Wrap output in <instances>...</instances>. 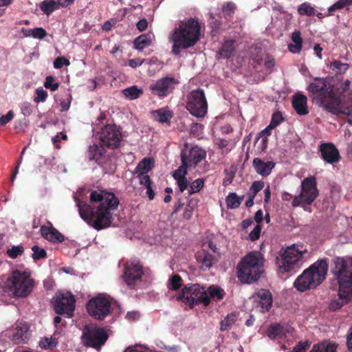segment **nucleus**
I'll use <instances>...</instances> for the list:
<instances>
[{"mask_svg": "<svg viewBox=\"0 0 352 352\" xmlns=\"http://www.w3.org/2000/svg\"><path fill=\"white\" fill-rule=\"evenodd\" d=\"M76 204L80 217L95 229L102 230L111 225L119 201L113 193L100 190L91 192L89 204L82 206L77 199Z\"/></svg>", "mask_w": 352, "mask_h": 352, "instance_id": "obj_1", "label": "nucleus"}, {"mask_svg": "<svg viewBox=\"0 0 352 352\" xmlns=\"http://www.w3.org/2000/svg\"><path fill=\"white\" fill-rule=\"evenodd\" d=\"M307 90L312 94L313 102L327 111L334 114L352 112V90L349 91L346 101L344 102L339 97L331 95V93L334 94V89L327 78H316L314 82L309 85Z\"/></svg>", "mask_w": 352, "mask_h": 352, "instance_id": "obj_2", "label": "nucleus"}, {"mask_svg": "<svg viewBox=\"0 0 352 352\" xmlns=\"http://www.w3.org/2000/svg\"><path fill=\"white\" fill-rule=\"evenodd\" d=\"M199 38L200 26L198 21L195 19L182 21L169 34L171 52L174 55H179L182 50L195 45Z\"/></svg>", "mask_w": 352, "mask_h": 352, "instance_id": "obj_3", "label": "nucleus"}, {"mask_svg": "<svg viewBox=\"0 0 352 352\" xmlns=\"http://www.w3.org/2000/svg\"><path fill=\"white\" fill-rule=\"evenodd\" d=\"M265 258L258 251H252L246 254L237 267V276L243 283H251L257 280L263 272Z\"/></svg>", "mask_w": 352, "mask_h": 352, "instance_id": "obj_4", "label": "nucleus"}, {"mask_svg": "<svg viewBox=\"0 0 352 352\" xmlns=\"http://www.w3.org/2000/svg\"><path fill=\"white\" fill-rule=\"evenodd\" d=\"M339 283L338 297L333 299L329 308L336 311L352 300V258L342 264L337 275Z\"/></svg>", "mask_w": 352, "mask_h": 352, "instance_id": "obj_5", "label": "nucleus"}, {"mask_svg": "<svg viewBox=\"0 0 352 352\" xmlns=\"http://www.w3.org/2000/svg\"><path fill=\"white\" fill-rule=\"evenodd\" d=\"M310 257V252L303 245L293 244L288 246L277 261L279 272H289L302 267Z\"/></svg>", "mask_w": 352, "mask_h": 352, "instance_id": "obj_6", "label": "nucleus"}, {"mask_svg": "<svg viewBox=\"0 0 352 352\" xmlns=\"http://www.w3.org/2000/svg\"><path fill=\"white\" fill-rule=\"evenodd\" d=\"M328 270L325 260H320L305 270L295 280L294 285L300 292L311 289L319 285L324 279Z\"/></svg>", "mask_w": 352, "mask_h": 352, "instance_id": "obj_7", "label": "nucleus"}, {"mask_svg": "<svg viewBox=\"0 0 352 352\" xmlns=\"http://www.w3.org/2000/svg\"><path fill=\"white\" fill-rule=\"evenodd\" d=\"M34 281L29 271H14L8 278L6 288L8 291L16 297H26L32 291Z\"/></svg>", "mask_w": 352, "mask_h": 352, "instance_id": "obj_8", "label": "nucleus"}, {"mask_svg": "<svg viewBox=\"0 0 352 352\" xmlns=\"http://www.w3.org/2000/svg\"><path fill=\"white\" fill-rule=\"evenodd\" d=\"M177 298L190 307L199 303H202L206 307L210 305V299L206 289L198 284L185 286Z\"/></svg>", "mask_w": 352, "mask_h": 352, "instance_id": "obj_9", "label": "nucleus"}, {"mask_svg": "<svg viewBox=\"0 0 352 352\" xmlns=\"http://www.w3.org/2000/svg\"><path fill=\"white\" fill-rule=\"evenodd\" d=\"M318 195L316 182L314 177H309L301 182V191L298 196H296L292 201L294 207L310 205Z\"/></svg>", "mask_w": 352, "mask_h": 352, "instance_id": "obj_10", "label": "nucleus"}, {"mask_svg": "<svg viewBox=\"0 0 352 352\" xmlns=\"http://www.w3.org/2000/svg\"><path fill=\"white\" fill-rule=\"evenodd\" d=\"M186 108L195 117L205 116L208 111V104L204 92L201 89L192 91L187 98Z\"/></svg>", "mask_w": 352, "mask_h": 352, "instance_id": "obj_11", "label": "nucleus"}, {"mask_svg": "<svg viewBox=\"0 0 352 352\" xmlns=\"http://www.w3.org/2000/svg\"><path fill=\"white\" fill-rule=\"evenodd\" d=\"M74 296L69 292H57L52 300V305L55 311L58 314H65L67 318L73 316L75 309Z\"/></svg>", "mask_w": 352, "mask_h": 352, "instance_id": "obj_12", "label": "nucleus"}, {"mask_svg": "<svg viewBox=\"0 0 352 352\" xmlns=\"http://www.w3.org/2000/svg\"><path fill=\"white\" fill-rule=\"evenodd\" d=\"M90 316L97 320H103L111 312V300L104 296L91 298L87 305Z\"/></svg>", "mask_w": 352, "mask_h": 352, "instance_id": "obj_13", "label": "nucleus"}, {"mask_svg": "<svg viewBox=\"0 0 352 352\" xmlns=\"http://www.w3.org/2000/svg\"><path fill=\"white\" fill-rule=\"evenodd\" d=\"M99 138L102 146L115 148L120 146L122 140L120 129L115 124H108L99 133Z\"/></svg>", "mask_w": 352, "mask_h": 352, "instance_id": "obj_14", "label": "nucleus"}, {"mask_svg": "<svg viewBox=\"0 0 352 352\" xmlns=\"http://www.w3.org/2000/svg\"><path fill=\"white\" fill-rule=\"evenodd\" d=\"M82 338L86 345L99 349L106 342L107 336L102 329L86 327Z\"/></svg>", "mask_w": 352, "mask_h": 352, "instance_id": "obj_15", "label": "nucleus"}, {"mask_svg": "<svg viewBox=\"0 0 352 352\" xmlns=\"http://www.w3.org/2000/svg\"><path fill=\"white\" fill-rule=\"evenodd\" d=\"M177 84V81L175 78L166 77L151 85L150 89L154 95L164 97L170 93Z\"/></svg>", "mask_w": 352, "mask_h": 352, "instance_id": "obj_16", "label": "nucleus"}, {"mask_svg": "<svg viewBox=\"0 0 352 352\" xmlns=\"http://www.w3.org/2000/svg\"><path fill=\"white\" fill-rule=\"evenodd\" d=\"M144 274L142 267L138 263H127L125 265L123 278L130 286L138 284Z\"/></svg>", "mask_w": 352, "mask_h": 352, "instance_id": "obj_17", "label": "nucleus"}, {"mask_svg": "<svg viewBox=\"0 0 352 352\" xmlns=\"http://www.w3.org/2000/svg\"><path fill=\"white\" fill-rule=\"evenodd\" d=\"M206 151L198 147L194 146L189 151H185L182 154V161L184 165L195 166L206 157Z\"/></svg>", "mask_w": 352, "mask_h": 352, "instance_id": "obj_18", "label": "nucleus"}, {"mask_svg": "<svg viewBox=\"0 0 352 352\" xmlns=\"http://www.w3.org/2000/svg\"><path fill=\"white\" fill-rule=\"evenodd\" d=\"M254 301L257 302L260 311L265 312L269 311L272 305V297L271 293L266 289L258 290L254 296Z\"/></svg>", "mask_w": 352, "mask_h": 352, "instance_id": "obj_19", "label": "nucleus"}, {"mask_svg": "<svg viewBox=\"0 0 352 352\" xmlns=\"http://www.w3.org/2000/svg\"><path fill=\"white\" fill-rule=\"evenodd\" d=\"M320 151L322 159L329 164L337 162L340 159V154L336 146L330 143L320 145Z\"/></svg>", "mask_w": 352, "mask_h": 352, "instance_id": "obj_20", "label": "nucleus"}, {"mask_svg": "<svg viewBox=\"0 0 352 352\" xmlns=\"http://www.w3.org/2000/svg\"><path fill=\"white\" fill-rule=\"evenodd\" d=\"M292 330V328L288 324H274L268 327L266 334L272 340L280 339L285 337Z\"/></svg>", "mask_w": 352, "mask_h": 352, "instance_id": "obj_21", "label": "nucleus"}, {"mask_svg": "<svg viewBox=\"0 0 352 352\" xmlns=\"http://www.w3.org/2000/svg\"><path fill=\"white\" fill-rule=\"evenodd\" d=\"M292 106L298 115L303 116L309 113L307 98L301 94H296L293 96Z\"/></svg>", "mask_w": 352, "mask_h": 352, "instance_id": "obj_22", "label": "nucleus"}, {"mask_svg": "<svg viewBox=\"0 0 352 352\" xmlns=\"http://www.w3.org/2000/svg\"><path fill=\"white\" fill-rule=\"evenodd\" d=\"M252 164L256 172L263 177L269 175L275 166L273 162H264L260 158L254 159Z\"/></svg>", "mask_w": 352, "mask_h": 352, "instance_id": "obj_23", "label": "nucleus"}, {"mask_svg": "<svg viewBox=\"0 0 352 352\" xmlns=\"http://www.w3.org/2000/svg\"><path fill=\"white\" fill-rule=\"evenodd\" d=\"M41 235L47 241L53 243L63 241V236L54 228L50 226H43L41 228Z\"/></svg>", "mask_w": 352, "mask_h": 352, "instance_id": "obj_24", "label": "nucleus"}, {"mask_svg": "<svg viewBox=\"0 0 352 352\" xmlns=\"http://www.w3.org/2000/svg\"><path fill=\"white\" fill-rule=\"evenodd\" d=\"M153 118L160 123H165L170 121L173 114L168 108H162L151 112Z\"/></svg>", "mask_w": 352, "mask_h": 352, "instance_id": "obj_25", "label": "nucleus"}, {"mask_svg": "<svg viewBox=\"0 0 352 352\" xmlns=\"http://www.w3.org/2000/svg\"><path fill=\"white\" fill-rule=\"evenodd\" d=\"M198 262L201 264L202 270H207L212 265L214 262V258L212 255L205 251H201L198 253L197 256Z\"/></svg>", "mask_w": 352, "mask_h": 352, "instance_id": "obj_26", "label": "nucleus"}, {"mask_svg": "<svg viewBox=\"0 0 352 352\" xmlns=\"http://www.w3.org/2000/svg\"><path fill=\"white\" fill-rule=\"evenodd\" d=\"M351 81L349 80H342L336 84L331 85V87L334 89V94L331 93V95L339 97L341 100V96L349 91Z\"/></svg>", "mask_w": 352, "mask_h": 352, "instance_id": "obj_27", "label": "nucleus"}, {"mask_svg": "<svg viewBox=\"0 0 352 352\" xmlns=\"http://www.w3.org/2000/svg\"><path fill=\"white\" fill-rule=\"evenodd\" d=\"M328 68L336 75L344 74L349 68V65L340 60H333L327 65Z\"/></svg>", "mask_w": 352, "mask_h": 352, "instance_id": "obj_28", "label": "nucleus"}, {"mask_svg": "<svg viewBox=\"0 0 352 352\" xmlns=\"http://www.w3.org/2000/svg\"><path fill=\"white\" fill-rule=\"evenodd\" d=\"M28 324L26 323H19L16 328L15 333L13 334V340L18 343L25 341L28 338Z\"/></svg>", "mask_w": 352, "mask_h": 352, "instance_id": "obj_29", "label": "nucleus"}, {"mask_svg": "<svg viewBox=\"0 0 352 352\" xmlns=\"http://www.w3.org/2000/svg\"><path fill=\"white\" fill-rule=\"evenodd\" d=\"M153 35L142 34L134 41V47L137 50H142L144 47L149 46L153 40Z\"/></svg>", "mask_w": 352, "mask_h": 352, "instance_id": "obj_30", "label": "nucleus"}, {"mask_svg": "<svg viewBox=\"0 0 352 352\" xmlns=\"http://www.w3.org/2000/svg\"><path fill=\"white\" fill-rule=\"evenodd\" d=\"M337 345L329 341H324L320 344H315L310 352H336Z\"/></svg>", "mask_w": 352, "mask_h": 352, "instance_id": "obj_31", "label": "nucleus"}, {"mask_svg": "<svg viewBox=\"0 0 352 352\" xmlns=\"http://www.w3.org/2000/svg\"><path fill=\"white\" fill-rule=\"evenodd\" d=\"M122 92L126 98L132 100L140 98L143 94V90L133 85L123 89Z\"/></svg>", "mask_w": 352, "mask_h": 352, "instance_id": "obj_32", "label": "nucleus"}, {"mask_svg": "<svg viewBox=\"0 0 352 352\" xmlns=\"http://www.w3.org/2000/svg\"><path fill=\"white\" fill-rule=\"evenodd\" d=\"M206 291L207 292L210 301L211 300L214 301H219L221 300L225 296L224 291L221 288L216 285L210 286Z\"/></svg>", "mask_w": 352, "mask_h": 352, "instance_id": "obj_33", "label": "nucleus"}, {"mask_svg": "<svg viewBox=\"0 0 352 352\" xmlns=\"http://www.w3.org/2000/svg\"><path fill=\"white\" fill-rule=\"evenodd\" d=\"M243 196L239 197L235 192H230L226 198V203L228 209H235L239 207Z\"/></svg>", "mask_w": 352, "mask_h": 352, "instance_id": "obj_34", "label": "nucleus"}, {"mask_svg": "<svg viewBox=\"0 0 352 352\" xmlns=\"http://www.w3.org/2000/svg\"><path fill=\"white\" fill-rule=\"evenodd\" d=\"M153 166V161L150 158H144L137 166L135 172L140 175L146 174Z\"/></svg>", "mask_w": 352, "mask_h": 352, "instance_id": "obj_35", "label": "nucleus"}, {"mask_svg": "<svg viewBox=\"0 0 352 352\" xmlns=\"http://www.w3.org/2000/svg\"><path fill=\"white\" fill-rule=\"evenodd\" d=\"M58 1L54 0H45L41 2L40 8L46 14L49 15L53 12L55 10L59 8Z\"/></svg>", "mask_w": 352, "mask_h": 352, "instance_id": "obj_36", "label": "nucleus"}, {"mask_svg": "<svg viewBox=\"0 0 352 352\" xmlns=\"http://www.w3.org/2000/svg\"><path fill=\"white\" fill-rule=\"evenodd\" d=\"M236 320L237 316L235 314L231 313L228 314L227 316L221 322L220 330L224 331L230 329L236 322Z\"/></svg>", "mask_w": 352, "mask_h": 352, "instance_id": "obj_37", "label": "nucleus"}, {"mask_svg": "<svg viewBox=\"0 0 352 352\" xmlns=\"http://www.w3.org/2000/svg\"><path fill=\"white\" fill-rule=\"evenodd\" d=\"M298 12L300 15L311 16L316 14V10L309 3L305 2L298 6Z\"/></svg>", "mask_w": 352, "mask_h": 352, "instance_id": "obj_38", "label": "nucleus"}, {"mask_svg": "<svg viewBox=\"0 0 352 352\" xmlns=\"http://www.w3.org/2000/svg\"><path fill=\"white\" fill-rule=\"evenodd\" d=\"M351 4L352 0H339L328 8V14L327 16H330L331 15L332 12L342 9L346 6H350Z\"/></svg>", "mask_w": 352, "mask_h": 352, "instance_id": "obj_39", "label": "nucleus"}, {"mask_svg": "<svg viewBox=\"0 0 352 352\" xmlns=\"http://www.w3.org/2000/svg\"><path fill=\"white\" fill-rule=\"evenodd\" d=\"M204 180L203 179H197L193 181L189 186L188 193L190 195L199 192L204 187Z\"/></svg>", "mask_w": 352, "mask_h": 352, "instance_id": "obj_40", "label": "nucleus"}, {"mask_svg": "<svg viewBox=\"0 0 352 352\" xmlns=\"http://www.w3.org/2000/svg\"><path fill=\"white\" fill-rule=\"evenodd\" d=\"M233 50V41H228L225 42L221 49L219 51L220 55L224 58H228L230 56Z\"/></svg>", "mask_w": 352, "mask_h": 352, "instance_id": "obj_41", "label": "nucleus"}, {"mask_svg": "<svg viewBox=\"0 0 352 352\" xmlns=\"http://www.w3.org/2000/svg\"><path fill=\"white\" fill-rule=\"evenodd\" d=\"M56 344V340L52 338H44L41 339L39 342V346L45 349H51L55 347Z\"/></svg>", "mask_w": 352, "mask_h": 352, "instance_id": "obj_42", "label": "nucleus"}, {"mask_svg": "<svg viewBox=\"0 0 352 352\" xmlns=\"http://www.w3.org/2000/svg\"><path fill=\"white\" fill-rule=\"evenodd\" d=\"M89 153L91 155L90 160H98L103 154V148L96 144H93L89 146Z\"/></svg>", "mask_w": 352, "mask_h": 352, "instance_id": "obj_43", "label": "nucleus"}, {"mask_svg": "<svg viewBox=\"0 0 352 352\" xmlns=\"http://www.w3.org/2000/svg\"><path fill=\"white\" fill-rule=\"evenodd\" d=\"M32 250L33 252L32 258L34 260L43 258L47 256L46 251L44 249L39 248L38 245L33 246L32 248Z\"/></svg>", "mask_w": 352, "mask_h": 352, "instance_id": "obj_44", "label": "nucleus"}, {"mask_svg": "<svg viewBox=\"0 0 352 352\" xmlns=\"http://www.w3.org/2000/svg\"><path fill=\"white\" fill-rule=\"evenodd\" d=\"M24 249L22 245L13 246L7 250V254L12 258H15L23 254Z\"/></svg>", "mask_w": 352, "mask_h": 352, "instance_id": "obj_45", "label": "nucleus"}, {"mask_svg": "<svg viewBox=\"0 0 352 352\" xmlns=\"http://www.w3.org/2000/svg\"><path fill=\"white\" fill-rule=\"evenodd\" d=\"M182 285V278L179 275H173L169 279V288L176 290L179 289Z\"/></svg>", "mask_w": 352, "mask_h": 352, "instance_id": "obj_46", "label": "nucleus"}, {"mask_svg": "<svg viewBox=\"0 0 352 352\" xmlns=\"http://www.w3.org/2000/svg\"><path fill=\"white\" fill-rule=\"evenodd\" d=\"M47 36V32L43 28H35L32 31V38L38 40L43 39Z\"/></svg>", "mask_w": 352, "mask_h": 352, "instance_id": "obj_47", "label": "nucleus"}, {"mask_svg": "<svg viewBox=\"0 0 352 352\" xmlns=\"http://www.w3.org/2000/svg\"><path fill=\"white\" fill-rule=\"evenodd\" d=\"M189 166H185L182 164L178 169H177L173 173V177L175 180L185 179L187 175L186 168Z\"/></svg>", "mask_w": 352, "mask_h": 352, "instance_id": "obj_48", "label": "nucleus"}, {"mask_svg": "<svg viewBox=\"0 0 352 352\" xmlns=\"http://www.w3.org/2000/svg\"><path fill=\"white\" fill-rule=\"evenodd\" d=\"M21 113L25 116H30L33 111V106L28 102H23L20 105Z\"/></svg>", "mask_w": 352, "mask_h": 352, "instance_id": "obj_49", "label": "nucleus"}, {"mask_svg": "<svg viewBox=\"0 0 352 352\" xmlns=\"http://www.w3.org/2000/svg\"><path fill=\"white\" fill-rule=\"evenodd\" d=\"M44 86L45 88L50 89L52 91H56L58 88L59 85L54 82V78L52 76H49L45 78Z\"/></svg>", "mask_w": 352, "mask_h": 352, "instance_id": "obj_50", "label": "nucleus"}, {"mask_svg": "<svg viewBox=\"0 0 352 352\" xmlns=\"http://www.w3.org/2000/svg\"><path fill=\"white\" fill-rule=\"evenodd\" d=\"M197 203H198V200L191 199L189 201V204L187 206V207L184 212V217L186 219H190L191 217L193 208L197 205Z\"/></svg>", "mask_w": 352, "mask_h": 352, "instance_id": "obj_51", "label": "nucleus"}, {"mask_svg": "<svg viewBox=\"0 0 352 352\" xmlns=\"http://www.w3.org/2000/svg\"><path fill=\"white\" fill-rule=\"evenodd\" d=\"M36 96L34 100L35 102L38 103L41 102H45L47 98V93L42 88H38L36 90Z\"/></svg>", "mask_w": 352, "mask_h": 352, "instance_id": "obj_52", "label": "nucleus"}, {"mask_svg": "<svg viewBox=\"0 0 352 352\" xmlns=\"http://www.w3.org/2000/svg\"><path fill=\"white\" fill-rule=\"evenodd\" d=\"M124 352H153V351L145 346L135 345L129 346Z\"/></svg>", "mask_w": 352, "mask_h": 352, "instance_id": "obj_53", "label": "nucleus"}, {"mask_svg": "<svg viewBox=\"0 0 352 352\" xmlns=\"http://www.w3.org/2000/svg\"><path fill=\"white\" fill-rule=\"evenodd\" d=\"M69 65H70L69 60L64 56L58 57L54 61V67L56 69H60L63 65L68 66Z\"/></svg>", "mask_w": 352, "mask_h": 352, "instance_id": "obj_54", "label": "nucleus"}, {"mask_svg": "<svg viewBox=\"0 0 352 352\" xmlns=\"http://www.w3.org/2000/svg\"><path fill=\"white\" fill-rule=\"evenodd\" d=\"M264 187V183L263 182H254L250 188L249 194L252 196H256L258 192H259Z\"/></svg>", "mask_w": 352, "mask_h": 352, "instance_id": "obj_55", "label": "nucleus"}, {"mask_svg": "<svg viewBox=\"0 0 352 352\" xmlns=\"http://www.w3.org/2000/svg\"><path fill=\"white\" fill-rule=\"evenodd\" d=\"M310 344L308 341L300 342L294 348L292 352H306Z\"/></svg>", "mask_w": 352, "mask_h": 352, "instance_id": "obj_56", "label": "nucleus"}, {"mask_svg": "<svg viewBox=\"0 0 352 352\" xmlns=\"http://www.w3.org/2000/svg\"><path fill=\"white\" fill-rule=\"evenodd\" d=\"M14 118V112L10 110L6 115L0 116V126H3L9 122Z\"/></svg>", "mask_w": 352, "mask_h": 352, "instance_id": "obj_57", "label": "nucleus"}, {"mask_svg": "<svg viewBox=\"0 0 352 352\" xmlns=\"http://www.w3.org/2000/svg\"><path fill=\"white\" fill-rule=\"evenodd\" d=\"M261 230V228L259 225L256 226L253 230L249 234V239L252 241L257 240L260 236Z\"/></svg>", "mask_w": 352, "mask_h": 352, "instance_id": "obj_58", "label": "nucleus"}, {"mask_svg": "<svg viewBox=\"0 0 352 352\" xmlns=\"http://www.w3.org/2000/svg\"><path fill=\"white\" fill-rule=\"evenodd\" d=\"M143 63L144 60L138 58L129 60L128 65L132 68H136L137 67L141 66Z\"/></svg>", "mask_w": 352, "mask_h": 352, "instance_id": "obj_59", "label": "nucleus"}, {"mask_svg": "<svg viewBox=\"0 0 352 352\" xmlns=\"http://www.w3.org/2000/svg\"><path fill=\"white\" fill-rule=\"evenodd\" d=\"M302 49V44H297V43H289L288 45V50L292 53H298Z\"/></svg>", "mask_w": 352, "mask_h": 352, "instance_id": "obj_60", "label": "nucleus"}, {"mask_svg": "<svg viewBox=\"0 0 352 352\" xmlns=\"http://www.w3.org/2000/svg\"><path fill=\"white\" fill-rule=\"evenodd\" d=\"M140 184L145 186L146 188L151 186L150 177L148 175H146L145 174L140 175Z\"/></svg>", "mask_w": 352, "mask_h": 352, "instance_id": "obj_61", "label": "nucleus"}, {"mask_svg": "<svg viewBox=\"0 0 352 352\" xmlns=\"http://www.w3.org/2000/svg\"><path fill=\"white\" fill-rule=\"evenodd\" d=\"M292 40L293 43L297 44H302V38L300 36V32L299 31H295L292 34Z\"/></svg>", "mask_w": 352, "mask_h": 352, "instance_id": "obj_62", "label": "nucleus"}, {"mask_svg": "<svg viewBox=\"0 0 352 352\" xmlns=\"http://www.w3.org/2000/svg\"><path fill=\"white\" fill-rule=\"evenodd\" d=\"M148 27V22L146 19H142L137 23V28L140 31L145 30Z\"/></svg>", "mask_w": 352, "mask_h": 352, "instance_id": "obj_63", "label": "nucleus"}, {"mask_svg": "<svg viewBox=\"0 0 352 352\" xmlns=\"http://www.w3.org/2000/svg\"><path fill=\"white\" fill-rule=\"evenodd\" d=\"M346 344L348 349L352 351V327L350 328L346 338Z\"/></svg>", "mask_w": 352, "mask_h": 352, "instance_id": "obj_64", "label": "nucleus"}]
</instances>
